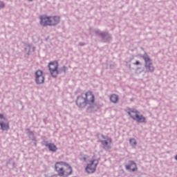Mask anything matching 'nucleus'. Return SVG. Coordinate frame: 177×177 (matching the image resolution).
Here are the masks:
<instances>
[{
  "instance_id": "12",
  "label": "nucleus",
  "mask_w": 177,
  "mask_h": 177,
  "mask_svg": "<svg viewBox=\"0 0 177 177\" xmlns=\"http://www.w3.org/2000/svg\"><path fill=\"white\" fill-rule=\"evenodd\" d=\"M134 121H137V122H146V118L143 116V115H140V113H138L136 118L134 119Z\"/></svg>"
},
{
  "instance_id": "18",
  "label": "nucleus",
  "mask_w": 177,
  "mask_h": 177,
  "mask_svg": "<svg viewBox=\"0 0 177 177\" xmlns=\"http://www.w3.org/2000/svg\"><path fill=\"white\" fill-rule=\"evenodd\" d=\"M134 64H136V66H138V64H140V62H139V61H136Z\"/></svg>"
},
{
  "instance_id": "17",
  "label": "nucleus",
  "mask_w": 177,
  "mask_h": 177,
  "mask_svg": "<svg viewBox=\"0 0 177 177\" xmlns=\"http://www.w3.org/2000/svg\"><path fill=\"white\" fill-rule=\"evenodd\" d=\"M87 158H89L88 156H86L83 157V161H86Z\"/></svg>"
},
{
  "instance_id": "4",
  "label": "nucleus",
  "mask_w": 177,
  "mask_h": 177,
  "mask_svg": "<svg viewBox=\"0 0 177 177\" xmlns=\"http://www.w3.org/2000/svg\"><path fill=\"white\" fill-rule=\"evenodd\" d=\"M99 164V160L96 158L93 157L86 167V171L87 174H95L96 172V168Z\"/></svg>"
},
{
  "instance_id": "6",
  "label": "nucleus",
  "mask_w": 177,
  "mask_h": 177,
  "mask_svg": "<svg viewBox=\"0 0 177 177\" xmlns=\"http://www.w3.org/2000/svg\"><path fill=\"white\" fill-rule=\"evenodd\" d=\"M102 138L104 140H100V142L102 143L104 149H105L106 150L111 149V138L109 136H104V135H102Z\"/></svg>"
},
{
  "instance_id": "10",
  "label": "nucleus",
  "mask_w": 177,
  "mask_h": 177,
  "mask_svg": "<svg viewBox=\"0 0 177 177\" xmlns=\"http://www.w3.org/2000/svg\"><path fill=\"white\" fill-rule=\"evenodd\" d=\"M126 169L132 171V172H135V171H138V167L136 166V163L135 162L131 161L130 165H127L125 166Z\"/></svg>"
},
{
  "instance_id": "13",
  "label": "nucleus",
  "mask_w": 177,
  "mask_h": 177,
  "mask_svg": "<svg viewBox=\"0 0 177 177\" xmlns=\"http://www.w3.org/2000/svg\"><path fill=\"white\" fill-rule=\"evenodd\" d=\"M46 147H48L50 151H56L57 150V147L53 143H49L46 145Z\"/></svg>"
},
{
  "instance_id": "2",
  "label": "nucleus",
  "mask_w": 177,
  "mask_h": 177,
  "mask_svg": "<svg viewBox=\"0 0 177 177\" xmlns=\"http://www.w3.org/2000/svg\"><path fill=\"white\" fill-rule=\"evenodd\" d=\"M55 168L59 176H68L73 174L71 166L64 162H57Z\"/></svg>"
},
{
  "instance_id": "3",
  "label": "nucleus",
  "mask_w": 177,
  "mask_h": 177,
  "mask_svg": "<svg viewBox=\"0 0 177 177\" xmlns=\"http://www.w3.org/2000/svg\"><path fill=\"white\" fill-rule=\"evenodd\" d=\"M40 25L42 27H55L60 23V17L59 16H48V15H41L39 17Z\"/></svg>"
},
{
  "instance_id": "8",
  "label": "nucleus",
  "mask_w": 177,
  "mask_h": 177,
  "mask_svg": "<svg viewBox=\"0 0 177 177\" xmlns=\"http://www.w3.org/2000/svg\"><path fill=\"white\" fill-rule=\"evenodd\" d=\"M35 81L37 84H44L45 82V77L44 76V72L41 70H38L35 73Z\"/></svg>"
},
{
  "instance_id": "7",
  "label": "nucleus",
  "mask_w": 177,
  "mask_h": 177,
  "mask_svg": "<svg viewBox=\"0 0 177 177\" xmlns=\"http://www.w3.org/2000/svg\"><path fill=\"white\" fill-rule=\"evenodd\" d=\"M0 127L2 131H8L9 129V122L2 114H0Z\"/></svg>"
},
{
  "instance_id": "1",
  "label": "nucleus",
  "mask_w": 177,
  "mask_h": 177,
  "mask_svg": "<svg viewBox=\"0 0 177 177\" xmlns=\"http://www.w3.org/2000/svg\"><path fill=\"white\" fill-rule=\"evenodd\" d=\"M76 104L81 109H84L87 104H88L90 107H93V106H95V94L91 91L82 94L77 97Z\"/></svg>"
},
{
  "instance_id": "9",
  "label": "nucleus",
  "mask_w": 177,
  "mask_h": 177,
  "mask_svg": "<svg viewBox=\"0 0 177 177\" xmlns=\"http://www.w3.org/2000/svg\"><path fill=\"white\" fill-rule=\"evenodd\" d=\"M145 62L146 68H147L151 73H153V71H154V66H153V63H151V60L149 57H145Z\"/></svg>"
},
{
  "instance_id": "15",
  "label": "nucleus",
  "mask_w": 177,
  "mask_h": 177,
  "mask_svg": "<svg viewBox=\"0 0 177 177\" xmlns=\"http://www.w3.org/2000/svg\"><path fill=\"white\" fill-rule=\"evenodd\" d=\"M129 142H130V145H131V146H136V145L138 144V143L136 142V140L135 138H131V139L129 140Z\"/></svg>"
},
{
  "instance_id": "5",
  "label": "nucleus",
  "mask_w": 177,
  "mask_h": 177,
  "mask_svg": "<svg viewBox=\"0 0 177 177\" xmlns=\"http://www.w3.org/2000/svg\"><path fill=\"white\" fill-rule=\"evenodd\" d=\"M48 68L52 77H56L59 75V63L57 62H50Z\"/></svg>"
},
{
  "instance_id": "16",
  "label": "nucleus",
  "mask_w": 177,
  "mask_h": 177,
  "mask_svg": "<svg viewBox=\"0 0 177 177\" xmlns=\"http://www.w3.org/2000/svg\"><path fill=\"white\" fill-rule=\"evenodd\" d=\"M5 7V3L3 2L0 1V8H4Z\"/></svg>"
},
{
  "instance_id": "11",
  "label": "nucleus",
  "mask_w": 177,
  "mask_h": 177,
  "mask_svg": "<svg viewBox=\"0 0 177 177\" xmlns=\"http://www.w3.org/2000/svg\"><path fill=\"white\" fill-rule=\"evenodd\" d=\"M127 113L133 120H135L139 114V111L136 109H129Z\"/></svg>"
},
{
  "instance_id": "14",
  "label": "nucleus",
  "mask_w": 177,
  "mask_h": 177,
  "mask_svg": "<svg viewBox=\"0 0 177 177\" xmlns=\"http://www.w3.org/2000/svg\"><path fill=\"white\" fill-rule=\"evenodd\" d=\"M110 100L112 103H117V102H118V95L116 94H112L110 96Z\"/></svg>"
}]
</instances>
